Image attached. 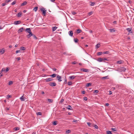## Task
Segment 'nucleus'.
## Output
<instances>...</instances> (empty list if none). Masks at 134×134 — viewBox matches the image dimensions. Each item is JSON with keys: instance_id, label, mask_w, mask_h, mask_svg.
<instances>
[{"instance_id": "obj_40", "label": "nucleus", "mask_w": 134, "mask_h": 134, "mask_svg": "<svg viewBox=\"0 0 134 134\" xmlns=\"http://www.w3.org/2000/svg\"><path fill=\"white\" fill-rule=\"evenodd\" d=\"M104 54H108L109 53V52L108 51H107L106 52H103Z\"/></svg>"}, {"instance_id": "obj_26", "label": "nucleus", "mask_w": 134, "mask_h": 134, "mask_svg": "<svg viewBox=\"0 0 134 134\" xmlns=\"http://www.w3.org/2000/svg\"><path fill=\"white\" fill-rule=\"evenodd\" d=\"M93 12L91 11L90 12L88 13V16H90L93 13Z\"/></svg>"}, {"instance_id": "obj_38", "label": "nucleus", "mask_w": 134, "mask_h": 134, "mask_svg": "<svg viewBox=\"0 0 134 134\" xmlns=\"http://www.w3.org/2000/svg\"><path fill=\"white\" fill-rule=\"evenodd\" d=\"M37 115H42V114L41 112H38L37 113Z\"/></svg>"}, {"instance_id": "obj_34", "label": "nucleus", "mask_w": 134, "mask_h": 134, "mask_svg": "<svg viewBox=\"0 0 134 134\" xmlns=\"http://www.w3.org/2000/svg\"><path fill=\"white\" fill-rule=\"evenodd\" d=\"M38 8V7H35L34 8V10L35 12H36Z\"/></svg>"}, {"instance_id": "obj_61", "label": "nucleus", "mask_w": 134, "mask_h": 134, "mask_svg": "<svg viewBox=\"0 0 134 134\" xmlns=\"http://www.w3.org/2000/svg\"><path fill=\"white\" fill-rule=\"evenodd\" d=\"M52 70L54 71H55L57 70V69L55 68H53L52 69Z\"/></svg>"}, {"instance_id": "obj_20", "label": "nucleus", "mask_w": 134, "mask_h": 134, "mask_svg": "<svg viewBox=\"0 0 134 134\" xmlns=\"http://www.w3.org/2000/svg\"><path fill=\"white\" fill-rule=\"evenodd\" d=\"M67 108V109L68 110H71L72 109L71 106L70 105H69Z\"/></svg>"}, {"instance_id": "obj_53", "label": "nucleus", "mask_w": 134, "mask_h": 134, "mask_svg": "<svg viewBox=\"0 0 134 134\" xmlns=\"http://www.w3.org/2000/svg\"><path fill=\"white\" fill-rule=\"evenodd\" d=\"M71 132V131L70 130H69L66 131V132L67 133H69Z\"/></svg>"}, {"instance_id": "obj_14", "label": "nucleus", "mask_w": 134, "mask_h": 134, "mask_svg": "<svg viewBox=\"0 0 134 134\" xmlns=\"http://www.w3.org/2000/svg\"><path fill=\"white\" fill-rule=\"evenodd\" d=\"M126 30L130 33H132L131 31L132 29L131 28H128L126 29Z\"/></svg>"}, {"instance_id": "obj_52", "label": "nucleus", "mask_w": 134, "mask_h": 134, "mask_svg": "<svg viewBox=\"0 0 134 134\" xmlns=\"http://www.w3.org/2000/svg\"><path fill=\"white\" fill-rule=\"evenodd\" d=\"M98 92L99 91L98 90H94V93H98Z\"/></svg>"}, {"instance_id": "obj_12", "label": "nucleus", "mask_w": 134, "mask_h": 134, "mask_svg": "<svg viewBox=\"0 0 134 134\" xmlns=\"http://www.w3.org/2000/svg\"><path fill=\"white\" fill-rule=\"evenodd\" d=\"M69 34L70 36H72L73 34L72 31V30L69 31Z\"/></svg>"}, {"instance_id": "obj_54", "label": "nucleus", "mask_w": 134, "mask_h": 134, "mask_svg": "<svg viewBox=\"0 0 134 134\" xmlns=\"http://www.w3.org/2000/svg\"><path fill=\"white\" fill-rule=\"evenodd\" d=\"M1 72L5 71V69L3 68L1 70Z\"/></svg>"}, {"instance_id": "obj_2", "label": "nucleus", "mask_w": 134, "mask_h": 134, "mask_svg": "<svg viewBox=\"0 0 134 134\" xmlns=\"http://www.w3.org/2000/svg\"><path fill=\"white\" fill-rule=\"evenodd\" d=\"M57 78L59 82H60L62 81V80L61 79L62 77L61 76L58 75L57 76Z\"/></svg>"}, {"instance_id": "obj_36", "label": "nucleus", "mask_w": 134, "mask_h": 134, "mask_svg": "<svg viewBox=\"0 0 134 134\" xmlns=\"http://www.w3.org/2000/svg\"><path fill=\"white\" fill-rule=\"evenodd\" d=\"M53 124L54 125H55L57 124V121H54L53 123Z\"/></svg>"}, {"instance_id": "obj_18", "label": "nucleus", "mask_w": 134, "mask_h": 134, "mask_svg": "<svg viewBox=\"0 0 134 134\" xmlns=\"http://www.w3.org/2000/svg\"><path fill=\"white\" fill-rule=\"evenodd\" d=\"M90 3H91V4H90V5L91 6H93L95 4V3L94 2H90Z\"/></svg>"}, {"instance_id": "obj_16", "label": "nucleus", "mask_w": 134, "mask_h": 134, "mask_svg": "<svg viewBox=\"0 0 134 134\" xmlns=\"http://www.w3.org/2000/svg\"><path fill=\"white\" fill-rule=\"evenodd\" d=\"M24 95L20 97V99L21 100V101H24L25 100L24 98L25 97H23Z\"/></svg>"}, {"instance_id": "obj_58", "label": "nucleus", "mask_w": 134, "mask_h": 134, "mask_svg": "<svg viewBox=\"0 0 134 134\" xmlns=\"http://www.w3.org/2000/svg\"><path fill=\"white\" fill-rule=\"evenodd\" d=\"M84 100H87V98L86 97H84Z\"/></svg>"}, {"instance_id": "obj_43", "label": "nucleus", "mask_w": 134, "mask_h": 134, "mask_svg": "<svg viewBox=\"0 0 134 134\" xmlns=\"http://www.w3.org/2000/svg\"><path fill=\"white\" fill-rule=\"evenodd\" d=\"M91 83H87V84L86 86H91Z\"/></svg>"}, {"instance_id": "obj_25", "label": "nucleus", "mask_w": 134, "mask_h": 134, "mask_svg": "<svg viewBox=\"0 0 134 134\" xmlns=\"http://www.w3.org/2000/svg\"><path fill=\"white\" fill-rule=\"evenodd\" d=\"M17 16L19 17L21 16L22 13L20 12L19 13H18V14L17 15Z\"/></svg>"}, {"instance_id": "obj_11", "label": "nucleus", "mask_w": 134, "mask_h": 134, "mask_svg": "<svg viewBox=\"0 0 134 134\" xmlns=\"http://www.w3.org/2000/svg\"><path fill=\"white\" fill-rule=\"evenodd\" d=\"M26 31L28 33H29L30 32H31L30 29V28H26Z\"/></svg>"}, {"instance_id": "obj_42", "label": "nucleus", "mask_w": 134, "mask_h": 134, "mask_svg": "<svg viewBox=\"0 0 134 134\" xmlns=\"http://www.w3.org/2000/svg\"><path fill=\"white\" fill-rule=\"evenodd\" d=\"M9 70V69L8 67H7L6 69H5V72H7Z\"/></svg>"}, {"instance_id": "obj_10", "label": "nucleus", "mask_w": 134, "mask_h": 134, "mask_svg": "<svg viewBox=\"0 0 134 134\" xmlns=\"http://www.w3.org/2000/svg\"><path fill=\"white\" fill-rule=\"evenodd\" d=\"M24 30V28L23 27H21L20 28L18 31V32L19 33L20 32H22Z\"/></svg>"}, {"instance_id": "obj_33", "label": "nucleus", "mask_w": 134, "mask_h": 134, "mask_svg": "<svg viewBox=\"0 0 134 134\" xmlns=\"http://www.w3.org/2000/svg\"><path fill=\"white\" fill-rule=\"evenodd\" d=\"M78 41V40L77 38L74 39V41L75 43H77Z\"/></svg>"}, {"instance_id": "obj_59", "label": "nucleus", "mask_w": 134, "mask_h": 134, "mask_svg": "<svg viewBox=\"0 0 134 134\" xmlns=\"http://www.w3.org/2000/svg\"><path fill=\"white\" fill-rule=\"evenodd\" d=\"M77 121V120H74L73 122H76Z\"/></svg>"}, {"instance_id": "obj_23", "label": "nucleus", "mask_w": 134, "mask_h": 134, "mask_svg": "<svg viewBox=\"0 0 134 134\" xmlns=\"http://www.w3.org/2000/svg\"><path fill=\"white\" fill-rule=\"evenodd\" d=\"M27 4V2H24L23 3L21 4V5L22 6L25 5Z\"/></svg>"}, {"instance_id": "obj_9", "label": "nucleus", "mask_w": 134, "mask_h": 134, "mask_svg": "<svg viewBox=\"0 0 134 134\" xmlns=\"http://www.w3.org/2000/svg\"><path fill=\"white\" fill-rule=\"evenodd\" d=\"M29 33V34L27 36V37L28 38L30 37L31 36L33 35V34L32 32H30Z\"/></svg>"}, {"instance_id": "obj_62", "label": "nucleus", "mask_w": 134, "mask_h": 134, "mask_svg": "<svg viewBox=\"0 0 134 134\" xmlns=\"http://www.w3.org/2000/svg\"><path fill=\"white\" fill-rule=\"evenodd\" d=\"M21 58L20 57H18L17 58V59L18 60H19Z\"/></svg>"}, {"instance_id": "obj_4", "label": "nucleus", "mask_w": 134, "mask_h": 134, "mask_svg": "<svg viewBox=\"0 0 134 134\" xmlns=\"http://www.w3.org/2000/svg\"><path fill=\"white\" fill-rule=\"evenodd\" d=\"M120 71H121L125 72L126 70V69L124 67H120L119 69Z\"/></svg>"}, {"instance_id": "obj_31", "label": "nucleus", "mask_w": 134, "mask_h": 134, "mask_svg": "<svg viewBox=\"0 0 134 134\" xmlns=\"http://www.w3.org/2000/svg\"><path fill=\"white\" fill-rule=\"evenodd\" d=\"M20 49L22 50H25V48L24 47H22L20 48Z\"/></svg>"}, {"instance_id": "obj_24", "label": "nucleus", "mask_w": 134, "mask_h": 134, "mask_svg": "<svg viewBox=\"0 0 134 134\" xmlns=\"http://www.w3.org/2000/svg\"><path fill=\"white\" fill-rule=\"evenodd\" d=\"M106 133L107 134H112L111 132L110 131H106Z\"/></svg>"}, {"instance_id": "obj_37", "label": "nucleus", "mask_w": 134, "mask_h": 134, "mask_svg": "<svg viewBox=\"0 0 134 134\" xmlns=\"http://www.w3.org/2000/svg\"><path fill=\"white\" fill-rule=\"evenodd\" d=\"M16 3V1H14L12 3H11V4L12 5H14Z\"/></svg>"}, {"instance_id": "obj_19", "label": "nucleus", "mask_w": 134, "mask_h": 134, "mask_svg": "<svg viewBox=\"0 0 134 134\" xmlns=\"http://www.w3.org/2000/svg\"><path fill=\"white\" fill-rule=\"evenodd\" d=\"M77 32L78 33H79L81 32L82 31V30L80 29H78L77 30Z\"/></svg>"}, {"instance_id": "obj_29", "label": "nucleus", "mask_w": 134, "mask_h": 134, "mask_svg": "<svg viewBox=\"0 0 134 134\" xmlns=\"http://www.w3.org/2000/svg\"><path fill=\"white\" fill-rule=\"evenodd\" d=\"M72 84V81H70L68 83V85L70 86Z\"/></svg>"}, {"instance_id": "obj_27", "label": "nucleus", "mask_w": 134, "mask_h": 134, "mask_svg": "<svg viewBox=\"0 0 134 134\" xmlns=\"http://www.w3.org/2000/svg\"><path fill=\"white\" fill-rule=\"evenodd\" d=\"M14 129L15 131H16L19 130V128L18 127H16L14 128Z\"/></svg>"}, {"instance_id": "obj_48", "label": "nucleus", "mask_w": 134, "mask_h": 134, "mask_svg": "<svg viewBox=\"0 0 134 134\" xmlns=\"http://www.w3.org/2000/svg\"><path fill=\"white\" fill-rule=\"evenodd\" d=\"M7 4V3L6 2H5L3 3L2 4V6H4L5 5H6Z\"/></svg>"}, {"instance_id": "obj_60", "label": "nucleus", "mask_w": 134, "mask_h": 134, "mask_svg": "<svg viewBox=\"0 0 134 134\" xmlns=\"http://www.w3.org/2000/svg\"><path fill=\"white\" fill-rule=\"evenodd\" d=\"M103 61L105 60H106V61H108V59H107V58H103Z\"/></svg>"}, {"instance_id": "obj_7", "label": "nucleus", "mask_w": 134, "mask_h": 134, "mask_svg": "<svg viewBox=\"0 0 134 134\" xmlns=\"http://www.w3.org/2000/svg\"><path fill=\"white\" fill-rule=\"evenodd\" d=\"M44 80L46 82H48L52 81L53 79L51 78H48L45 79Z\"/></svg>"}, {"instance_id": "obj_46", "label": "nucleus", "mask_w": 134, "mask_h": 134, "mask_svg": "<svg viewBox=\"0 0 134 134\" xmlns=\"http://www.w3.org/2000/svg\"><path fill=\"white\" fill-rule=\"evenodd\" d=\"M64 83L65 84H66L67 83V80L66 78H65V79L64 80Z\"/></svg>"}, {"instance_id": "obj_32", "label": "nucleus", "mask_w": 134, "mask_h": 134, "mask_svg": "<svg viewBox=\"0 0 134 134\" xmlns=\"http://www.w3.org/2000/svg\"><path fill=\"white\" fill-rule=\"evenodd\" d=\"M111 130L113 131H117V130L115 128H111Z\"/></svg>"}, {"instance_id": "obj_13", "label": "nucleus", "mask_w": 134, "mask_h": 134, "mask_svg": "<svg viewBox=\"0 0 134 134\" xmlns=\"http://www.w3.org/2000/svg\"><path fill=\"white\" fill-rule=\"evenodd\" d=\"M97 60L99 62H101L103 61V59L102 58H99Z\"/></svg>"}, {"instance_id": "obj_64", "label": "nucleus", "mask_w": 134, "mask_h": 134, "mask_svg": "<svg viewBox=\"0 0 134 134\" xmlns=\"http://www.w3.org/2000/svg\"><path fill=\"white\" fill-rule=\"evenodd\" d=\"M76 76L77 77H78L79 78H81L82 77V76H78V75L77 76Z\"/></svg>"}, {"instance_id": "obj_45", "label": "nucleus", "mask_w": 134, "mask_h": 134, "mask_svg": "<svg viewBox=\"0 0 134 134\" xmlns=\"http://www.w3.org/2000/svg\"><path fill=\"white\" fill-rule=\"evenodd\" d=\"M87 124L88 126H90V127L91 126V124L90 122H87Z\"/></svg>"}, {"instance_id": "obj_1", "label": "nucleus", "mask_w": 134, "mask_h": 134, "mask_svg": "<svg viewBox=\"0 0 134 134\" xmlns=\"http://www.w3.org/2000/svg\"><path fill=\"white\" fill-rule=\"evenodd\" d=\"M41 11L42 12V14L44 15H45L46 12V10L44 8H42L41 9Z\"/></svg>"}, {"instance_id": "obj_15", "label": "nucleus", "mask_w": 134, "mask_h": 134, "mask_svg": "<svg viewBox=\"0 0 134 134\" xmlns=\"http://www.w3.org/2000/svg\"><path fill=\"white\" fill-rule=\"evenodd\" d=\"M76 76H74V75L70 76L69 77V78L70 79H71L72 80L73 79H75V77Z\"/></svg>"}, {"instance_id": "obj_28", "label": "nucleus", "mask_w": 134, "mask_h": 134, "mask_svg": "<svg viewBox=\"0 0 134 134\" xmlns=\"http://www.w3.org/2000/svg\"><path fill=\"white\" fill-rule=\"evenodd\" d=\"M57 76V74H53L51 76L52 77H55V76Z\"/></svg>"}, {"instance_id": "obj_35", "label": "nucleus", "mask_w": 134, "mask_h": 134, "mask_svg": "<svg viewBox=\"0 0 134 134\" xmlns=\"http://www.w3.org/2000/svg\"><path fill=\"white\" fill-rule=\"evenodd\" d=\"M102 52H99L97 54V55H102Z\"/></svg>"}, {"instance_id": "obj_8", "label": "nucleus", "mask_w": 134, "mask_h": 134, "mask_svg": "<svg viewBox=\"0 0 134 134\" xmlns=\"http://www.w3.org/2000/svg\"><path fill=\"white\" fill-rule=\"evenodd\" d=\"M81 71H82L84 72H88V70L86 69L82 68L81 69Z\"/></svg>"}, {"instance_id": "obj_22", "label": "nucleus", "mask_w": 134, "mask_h": 134, "mask_svg": "<svg viewBox=\"0 0 134 134\" xmlns=\"http://www.w3.org/2000/svg\"><path fill=\"white\" fill-rule=\"evenodd\" d=\"M100 46V44H98L96 45V48L97 49Z\"/></svg>"}, {"instance_id": "obj_57", "label": "nucleus", "mask_w": 134, "mask_h": 134, "mask_svg": "<svg viewBox=\"0 0 134 134\" xmlns=\"http://www.w3.org/2000/svg\"><path fill=\"white\" fill-rule=\"evenodd\" d=\"M20 52V51L19 50H17L16 51V53H18L19 52Z\"/></svg>"}, {"instance_id": "obj_56", "label": "nucleus", "mask_w": 134, "mask_h": 134, "mask_svg": "<svg viewBox=\"0 0 134 134\" xmlns=\"http://www.w3.org/2000/svg\"><path fill=\"white\" fill-rule=\"evenodd\" d=\"M64 101V99H62L60 101V102L61 103H62Z\"/></svg>"}, {"instance_id": "obj_41", "label": "nucleus", "mask_w": 134, "mask_h": 134, "mask_svg": "<svg viewBox=\"0 0 134 134\" xmlns=\"http://www.w3.org/2000/svg\"><path fill=\"white\" fill-rule=\"evenodd\" d=\"M13 82L12 81H10L9 82L8 85H11L13 84Z\"/></svg>"}, {"instance_id": "obj_39", "label": "nucleus", "mask_w": 134, "mask_h": 134, "mask_svg": "<svg viewBox=\"0 0 134 134\" xmlns=\"http://www.w3.org/2000/svg\"><path fill=\"white\" fill-rule=\"evenodd\" d=\"M94 128H96V129H98V127L96 125H94Z\"/></svg>"}, {"instance_id": "obj_17", "label": "nucleus", "mask_w": 134, "mask_h": 134, "mask_svg": "<svg viewBox=\"0 0 134 134\" xmlns=\"http://www.w3.org/2000/svg\"><path fill=\"white\" fill-rule=\"evenodd\" d=\"M57 27L56 26H54L52 27V31H54L57 29Z\"/></svg>"}, {"instance_id": "obj_49", "label": "nucleus", "mask_w": 134, "mask_h": 134, "mask_svg": "<svg viewBox=\"0 0 134 134\" xmlns=\"http://www.w3.org/2000/svg\"><path fill=\"white\" fill-rule=\"evenodd\" d=\"M122 61L121 60L118 61L117 63L119 64H121L122 63Z\"/></svg>"}, {"instance_id": "obj_50", "label": "nucleus", "mask_w": 134, "mask_h": 134, "mask_svg": "<svg viewBox=\"0 0 134 134\" xmlns=\"http://www.w3.org/2000/svg\"><path fill=\"white\" fill-rule=\"evenodd\" d=\"M32 36H33L34 38L35 39H37V38L36 37V36L35 35H34L33 34V35Z\"/></svg>"}, {"instance_id": "obj_55", "label": "nucleus", "mask_w": 134, "mask_h": 134, "mask_svg": "<svg viewBox=\"0 0 134 134\" xmlns=\"http://www.w3.org/2000/svg\"><path fill=\"white\" fill-rule=\"evenodd\" d=\"M76 62H75V61L73 62L72 63V64H76Z\"/></svg>"}, {"instance_id": "obj_30", "label": "nucleus", "mask_w": 134, "mask_h": 134, "mask_svg": "<svg viewBox=\"0 0 134 134\" xmlns=\"http://www.w3.org/2000/svg\"><path fill=\"white\" fill-rule=\"evenodd\" d=\"M109 30L110 32H114L115 31L114 29H110Z\"/></svg>"}, {"instance_id": "obj_5", "label": "nucleus", "mask_w": 134, "mask_h": 134, "mask_svg": "<svg viewBox=\"0 0 134 134\" xmlns=\"http://www.w3.org/2000/svg\"><path fill=\"white\" fill-rule=\"evenodd\" d=\"M21 23V21L20 20L16 21L14 22V24L15 25H17L20 24Z\"/></svg>"}, {"instance_id": "obj_44", "label": "nucleus", "mask_w": 134, "mask_h": 134, "mask_svg": "<svg viewBox=\"0 0 134 134\" xmlns=\"http://www.w3.org/2000/svg\"><path fill=\"white\" fill-rule=\"evenodd\" d=\"M48 100L49 102L52 103L53 102V100L52 99H48Z\"/></svg>"}, {"instance_id": "obj_47", "label": "nucleus", "mask_w": 134, "mask_h": 134, "mask_svg": "<svg viewBox=\"0 0 134 134\" xmlns=\"http://www.w3.org/2000/svg\"><path fill=\"white\" fill-rule=\"evenodd\" d=\"M71 13L72 15H74L76 14V12H71Z\"/></svg>"}, {"instance_id": "obj_63", "label": "nucleus", "mask_w": 134, "mask_h": 134, "mask_svg": "<svg viewBox=\"0 0 134 134\" xmlns=\"http://www.w3.org/2000/svg\"><path fill=\"white\" fill-rule=\"evenodd\" d=\"M3 76V74L1 72L0 73V77H1Z\"/></svg>"}, {"instance_id": "obj_6", "label": "nucleus", "mask_w": 134, "mask_h": 134, "mask_svg": "<svg viewBox=\"0 0 134 134\" xmlns=\"http://www.w3.org/2000/svg\"><path fill=\"white\" fill-rule=\"evenodd\" d=\"M5 52V49L4 48H2L0 49V53L1 54H4Z\"/></svg>"}, {"instance_id": "obj_21", "label": "nucleus", "mask_w": 134, "mask_h": 134, "mask_svg": "<svg viewBox=\"0 0 134 134\" xmlns=\"http://www.w3.org/2000/svg\"><path fill=\"white\" fill-rule=\"evenodd\" d=\"M108 79V76L103 77L102 78V79Z\"/></svg>"}, {"instance_id": "obj_51", "label": "nucleus", "mask_w": 134, "mask_h": 134, "mask_svg": "<svg viewBox=\"0 0 134 134\" xmlns=\"http://www.w3.org/2000/svg\"><path fill=\"white\" fill-rule=\"evenodd\" d=\"M11 0H6L5 2L7 3L10 1Z\"/></svg>"}, {"instance_id": "obj_3", "label": "nucleus", "mask_w": 134, "mask_h": 134, "mask_svg": "<svg viewBox=\"0 0 134 134\" xmlns=\"http://www.w3.org/2000/svg\"><path fill=\"white\" fill-rule=\"evenodd\" d=\"M49 85L52 86H55L56 85V84L55 82H50L49 83Z\"/></svg>"}]
</instances>
